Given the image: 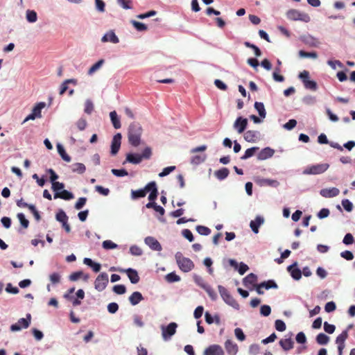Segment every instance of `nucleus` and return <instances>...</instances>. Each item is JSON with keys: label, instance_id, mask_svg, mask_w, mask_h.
Returning a JSON list of instances; mask_svg holds the SVG:
<instances>
[{"label": "nucleus", "instance_id": "51", "mask_svg": "<svg viewBox=\"0 0 355 355\" xmlns=\"http://www.w3.org/2000/svg\"><path fill=\"white\" fill-rule=\"evenodd\" d=\"M113 291L114 293H116V294H118V295H122V294H124L125 293L126 288L123 284L115 285L113 287Z\"/></svg>", "mask_w": 355, "mask_h": 355}, {"label": "nucleus", "instance_id": "9", "mask_svg": "<svg viewBox=\"0 0 355 355\" xmlns=\"http://www.w3.org/2000/svg\"><path fill=\"white\" fill-rule=\"evenodd\" d=\"M26 318H20L17 323L10 326L12 331H20L22 328L26 329L31 323V314H27Z\"/></svg>", "mask_w": 355, "mask_h": 355}, {"label": "nucleus", "instance_id": "48", "mask_svg": "<svg viewBox=\"0 0 355 355\" xmlns=\"http://www.w3.org/2000/svg\"><path fill=\"white\" fill-rule=\"evenodd\" d=\"M166 280L168 282L172 283L179 282L180 280V277L178 275H177L175 272H171L166 275Z\"/></svg>", "mask_w": 355, "mask_h": 355}, {"label": "nucleus", "instance_id": "42", "mask_svg": "<svg viewBox=\"0 0 355 355\" xmlns=\"http://www.w3.org/2000/svg\"><path fill=\"white\" fill-rule=\"evenodd\" d=\"M56 220L60 223H65L68 220V216L62 210L59 211L56 214Z\"/></svg>", "mask_w": 355, "mask_h": 355}, {"label": "nucleus", "instance_id": "29", "mask_svg": "<svg viewBox=\"0 0 355 355\" xmlns=\"http://www.w3.org/2000/svg\"><path fill=\"white\" fill-rule=\"evenodd\" d=\"M46 103L44 102H40L35 105V106L33 108L32 112L37 116V118L42 117V110L45 107Z\"/></svg>", "mask_w": 355, "mask_h": 355}, {"label": "nucleus", "instance_id": "13", "mask_svg": "<svg viewBox=\"0 0 355 355\" xmlns=\"http://www.w3.org/2000/svg\"><path fill=\"white\" fill-rule=\"evenodd\" d=\"M121 135L120 133L116 134L112 141L111 144V153L116 155L119 150L121 146Z\"/></svg>", "mask_w": 355, "mask_h": 355}, {"label": "nucleus", "instance_id": "6", "mask_svg": "<svg viewBox=\"0 0 355 355\" xmlns=\"http://www.w3.org/2000/svg\"><path fill=\"white\" fill-rule=\"evenodd\" d=\"M329 167V164H318L307 166L304 171V175H318L325 172Z\"/></svg>", "mask_w": 355, "mask_h": 355}, {"label": "nucleus", "instance_id": "59", "mask_svg": "<svg viewBox=\"0 0 355 355\" xmlns=\"http://www.w3.org/2000/svg\"><path fill=\"white\" fill-rule=\"evenodd\" d=\"M260 313L263 316H268L271 313L270 306L268 305H262L260 308Z\"/></svg>", "mask_w": 355, "mask_h": 355}, {"label": "nucleus", "instance_id": "39", "mask_svg": "<svg viewBox=\"0 0 355 355\" xmlns=\"http://www.w3.org/2000/svg\"><path fill=\"white\" fill-rule=\"evenodd\" d=\"M348 338L347 330L343 331L340 335H338L336 338V342L338 345H344L345 340Z\"/></svg>", "mask_w": 355, "mask_h": 355}, {"label": "nucleus", "instance_id": "60", "mask_svg": "<svg viewBox=\"0 0 355 355\" xmlns=\"http://www.w3.org/2000/svg\"><path fill=\"white\" fill-rule=\"evenodd\" d=\"M95 190L98 192L100 194L107 196L110 193V190L107 188H104L102 186L96 185L95 187Z\"/></svg>", "mask_w": 355, "mask_h": 355}, {"label": "nucleus", "instance_id": "33", "mask_svg": "<svg viewBox=\"0 0 355 355\" xmlns=\"http://www.w3.org/2000/svg\"><path fill=\"white\" fill-rule=\"evenodd\" d=\"M259 149V148L256 147V146L248 148L245 151L244 155L241 157V159H247L252 157Z\"/></svg>", "mask_w": 355, "mask_h": 355}, {"label": "nucleus", "instance_id": "62", "mask_svg": "<svg viewBox=\"0 0 355 355\" xmlns=\"http://www.w3.org/2000/svg\"><path fill=\"white\" fill-rule=\"evenodd\" d=\"M87 124V121L83 118L80 119L76 122V126H77L78 129L80 131H83L85 129Z\"/></svg>", "mask_w": 355, "mask_h": 355}, {"label": "nucleus", "instance_id": "15", "mask_svg": "<svg viewBox=\"0 0 355 355\" xmlns=\"http://www.w3.org/2000/svg\"><path fill=\"white\" fill-rule=\"evenodd\" d=\"M145 243L148 245L153 250L161 251L162 245L157 239L152 236H148L145 239Z\"/></svg>", "mask_w": 355, "mask_h": 355}, {"label": "nucleus", "instance_id": "11", "mask_svg": "<svg viewBox=\"0 0 355 355\" xmlns=\"http://www.w3.org/2000/svg\"><path fill=\"white\" fill-rule=\"evenodd\" d=\"M204 355H224V351L219 345H211L205 349Z\"/></svg>", "mask_w": 355, "mask_h": 355}, {"label": "nucleus", "instance_id": "10", "mask_svg": "<svg viewBox=\"0 0 355 355\" xmlns=\"http://www.w3.org/2000/svg\"><path fill=\"white\" fill-rule=\"evenodd\" d=\"M178 325L175 322H171L166 327H162V337L164 340L169 339L176 332Z\"/></svg>", "mask_w": 355, "mask_h": 355}, {"label": "nucleus", "instance_id": "30", "mask_svg": "<svg viewBox=\"0 0 355 355\" xmlns=\"http://www.w3.org/2000/svg\"><path fill=\"white\" fill-rule=\"evenodd\" d=\"M230 173L228 168H222L215 172V175L218 180H224L225 179Z\"/></svg>", "mask_w": 355, "mask_h": 355}, {"label": "nucleus", "instance_id": "1", "mask_svg": "<svg viewBox=\"0 0 355 355\" xmlns=\"http://www.w3.org/2000/svg\"><path fill=\"white\" fill-rule=\"evenodd\" d=\"M142 134V128L138 123H132L128 128V141L132 146L137 147L141 143V136Z\"/></svg>", "mask_w": 355, "mask_h": 355}, {"label": "nucleus", "instance_id": "14", "mask_svg": "<svg viewBox=\"0 0 355 355\" xmlns=\"http://www.w3.org/2000/svg\"><path fill=\"white\" fill-rule=\"evenodd\" d=\"M225 348L229 355H236L239 350L238 345L230 339L225 341Z\"/></svg>", "mask_w": 355, "mask_h": 355}, {"label": "nucleus", "instance_id": "21", "mask_svg": "<svg viewBox=\"0 0 355 355\" xmlns=\"http://www.w3.org/2000/svg\"><path fill=\"white\" fill-rule=\"evenodd\" d=\"M257 276L254 273H250L243 280V285L245 287L250 286H255L257 285Z\"/></svg>", "mask_w": 355, "mask_h": 355}, {"label": "nucleus", "instance_id": "56", "mask_svg": "<svg viewBox=\"0 0 355 355\" xmlns=\"http://www.w3.org/2000/svg\"><path fill=\"white\" fill-rule=\"evenodd\" d=\"M130 252L135 256H140L142 254L141 249L137 245H132L130 248Z\"/></svg>", "mask_w": 355, "mask_h": 355}, {"label": "nucleus", "instance_id": "41", "mask_svg": "<svg viewBox=\"0 0 355 355\" xmlns=\"http://www.w3.org/2000/svg\"><path fill=\"white\" fill-rule=\"evenodd\" d=\"M131 24L138 31H145L148 29L147 26L141 22L132 20Z\"/></svg>", "mask_w": 355, "mask_h": 355}, {"label": "nucleus", "instance_id": "16", "mask_svg": "<svg viewBox=\"0 0 355 355\" xmlns=\"http://www.w3.org/2000/svg\"><path fill=\"white\" fill-rule=\"evenodd\" d=\"M340 193L338 189L332 187L329 189H323L320 191V195L324 198H333L337 196Z\"/></svg>", "mask_w": 355, "mask_h": 355}, {"label": "nucleus", "instance_id": "61", "mask_svg": "<svg viewBox=\"0 0 355 355\" xmlns=\"http://www.w3.org/2000/svg\"><path fill=\"white\" fill-rule=\"evenodd\" d=\"M50 281L52 284H58L60 282L61 277L58 272H53L49 276Z\"/></svg>", "mask_w": 355, "mask_h": 355}, {"label": "nucleus", "instance_id": "64", "mask_svg": "<svg viewBox=\"0 0 355 355\" xmlns=\"http://www.w3.org/2000/svg\"><path fill=\"white\" fill-rule=\"evenodd\" d=\"M341 257L347 261H351L354 259V254L351 251L345 250L340 253Z\"/></svg>", "mask_w": 355, "mask_h": 355}, {"label": "nucleus", "instance_id": "63", "mask_svg": "<svg viewBox=\"0 0 355 355\" xmlns=\"http://www.w3.org/2000/svg\"><path fill=\"white\" fill-rule=\"evenodd\" d=\"M64 187V184L62 182H55L52 183V189L53 191L58 192V191L63 189Z\"/></svg>", "mask_w": 355, "mask_h": 355}, {"label": "nucleus", "instance_id": "31", "mask_svg": "<svg viewBox=\"0 0 355 355\" xmlns=\"http://www.w3.org/2000/svg\"><path fill=\"white\" fill-rule=\"evenodd\" d=\"M58 152L64 161L69 162L71 161V157L66 153L63 146L58 144L57 145Z\"/></svg>", "mask_w": 355, "mask_h": 355}, {"label": "nucleus", "instance_id": "34", "mask_svg": "<svg viewBox=\"0 0 355 355\" xmlns=\"http://www.w3.org/2000/svg\"><path fill=\"white\" fill-rule=\"evenodd\" d=\"M146 196V191L144 189H139V190H132L131 191V198L133 200L139 198H144Z\"/></svg>", "mask_w": 355, "mask_h": 355}, {"label": "nucleus", "instance_id": "43", "mask_svg": "<svg viewBox=\"0 0 355 355\" xmlns=\"http://www.w3.org/2000/svg\"><path fill=\"white\" fill-rule=\"evenodd\" d=\"M196 231L200 235L207 236L211 233V230L203 225H198L196 227Z\"/></svg>", "mask_w": 355, "mask_h": 355}, {"label": "nucleus", "instance_id": "57", "mask_svg": "<svg viewBox=\"0 0 355 355\" xmlns=\"http://www.w3.org/2000/svg\"><path fill=\"white\" fill-rule=\"evenodd\" d=\"M262 182L265 185L270 186V187H277L279 184L278 181H277L275 180H270V179H263L262 180Z\"/></svg>", "mask_w": 355, "mask_h": 355}, {"label": "nucleus", "instance_id": "50", "mask_svg": "<svg viewBox=\"0 0 355 355\" xmlns=\"http://www.w3.org/2000/svg\"><path fill=\"white\" fill-rule=\"evenodd\" d=\"M111 172L113 175H114L115 176H117V177H123V176H126L128 175V171L124 168H122V169L114 168V169H112Z\"/></svg>", "mask_w": 355, "mask_h": 355}, {"label": "nucleus", "instance_id": "25", "mask_svg": "<svg viewBox=\"0 0 355 355\" xmlns=\"http://www.w3.org/2000/svg\"><path fill=\"white\" fill-rule=\"evenodd\" d=\"M294 342L291 337L288 338L282 339L279 341L280 346L285 350L288 351L293 347Z\"/></svg>", "mask_w": 355, "mask_h": 355}, {"label": "nucleus", "instance_id": "27", "mask_svg": "<svg viewBox=\"0 0 355 355\" xmlns=\"http://www.w3.org/2000/svg\"><path fill=\"white\" fill-rule=\"evenodd\" d=\"M258 132L255 130H248L244 134V139L248 142H254L257 139Z\"/></svg>", "mask_w": 355, "mask_h": 355}, {"label": "nucleus", "instance_id": "32", "mask_svg": "<svg viewBox=\"0 0 355 355\" xmlns=\"http://www.w3.org/2000/svg\"><path fill=\"white\" fill-rule=\"evenodd\" d=\"M254 108L259 112V114L261 118L266 117V112L265 107H264V105L263 103L255 102Z\"/></svg>", "mask_w": 355, "mask_h": 355}, {"label": "nucleus", "instance_id": "5", "mask_svg": "<svg viewBox=\"0 0 355 355\" xmlns=\"http://www.w3.org/2000/svg\"><path fill=\"white\" fill-rule=\"evenodd\" d=\"M218 288L221 297L227 304L235 309L239 308L238 302L224 286L219 285Z\"/></svg>", "mask_w": 355, "mask_h": 355}, {"label": "nucleus", "instance_id": "37", "mask_svg": "<svg viewBox=\"0 0 355 355\" xmlns=\"http://www.w3.org/2000/svg\"><path fill=\"white\" fill-rule=\"evenodd\" d=\"M104 63V60L101 59L98 60L97 62H96L94 64H93L89 69L88 70L87 73L89 75L93 74L94 72H96L98 69H99L103 64Z\"/></svg>", "mask_w": 355, "mask_h": 355}, {"label": "nucleus", "instance_id": "44", "mask_svg": "<svg viewBox=\"0 0 355 355\" xmlns=\"http://www.w3.org/2000/svg\"><path fill=\"white\" fill-rule=\"evenodd\" d=\"M102 246L105 250H112L117 248V245L110 240H105L103 242Z\"/></svg>", "mask_w": 355, "mask_h": 355}, {"label": "nucleus", "instance_id": "47", "mask_svg": "<svg viewBox=\"0 0 355 355\" xmlns=\"http://www.w3.org/2000/svg\"><path fill=\"white\" fill-rule=\"evenodd\" d=\"M261 286H263L266 289L277 288V284L273 280H268L261 283Z\"/></svg>", "mask_w": 355, "mask_h": 355}, {"label": "nucleus", "instance_id": "28", "mask_svg": "<svg viewBox=\"0 0 355 355\" xmlns=\"http://www.w3.org/2000/svg\"><path fill=\"white\" fill-rule=\"evenodd\" d=\"M110 119L112 121V125L115 129H119L121 128V122L117 116L116 111H112L110 113Z\"/></svg>", "mask_w": 355, "mask_h": 355}, {"label": "nucleus", "instance_id": "17", "mask_svg": "<svg viewBox=\"0 0 355 355\" xmlns=\"http://www.w3.org/2000/svg\"><path fill=\"white\" fill-rule=\"evenodd\" d=\"M102 42H112L113 44H117L119 42V39L113 31H110L105 33L101 38Z\"/></svg>", "mask_w": 355, "mask_h": 355}, {"label": "nucleus", "instance_id": "2", "mask_svg": "<svg viewBox=\"0 0 355 355\" xmlns=\"http://www.w3.org/2000/svg\"><path fill=\"white\" fill-rule=\"evenodd\" d=\"M152 155V150L150 147H146L142 152V154L138 153H128L126 155L125 161L123 163L129 162L133 164H138L141 163L143 159H148Z\"/></svg>", "mask_w": 355, "mask_h": 355}, {"label": "nucleus", "instance_id": "38", "mask_svg": "<svg viewBox=\"0 0 355 355\" xmlns=\"http://www.w3.org/2000/svg\"><path fill=\"white\" fill-rule=\"evenodd\" d=\"M329 340V336L323 333L319 334L316 337V341L319 345H326Z\"/></svg>", "mask_w": 355, "mask_h": 355}, {"label": "nucleus", "instance_id": "55", "mask_svg": "<svg viewBox=\"0 0 355 355\" xmlns=\"http://www.w3.org/2000/svg\"><path fill=\"white\" fill-rule=\"evenodd\" d=\"M94 110L93 103L90 100H87L85 103V112L90 114Z\"/></svg>", "mask_w": 355, "mask_h": 355}, {"label": "nucleus", "instance_id": "3", "mask_svg": "<svg viewBox=\"0 0 355 355\" xmlns=\"http://www.w3.org/2000/svg\"><path fill=\"white\" fill-rule=\"evenodd\" d=\"M175 258L180 269L184 272H188L194 268L193 262L189 259L183 257L180 252H178Z\"/></svg>", "mask_w": 355, "mask_h": 355}, {"label": "nucleus", "instance_id": "49", "mask_svg": "<svg viewBox=\"0 0 355 355\" xmlns=\"http://www.w3.org/2000/svg\"><path fill=\"white\" fill-rule=\"evenodd\" d=\"M275 327L278 331H284L286 330V324L282 320H275Z\"/></svg>", "mask_w": 355, "mask_h": 355}, {"label": "nucleus", "instance_id": "40", "mask_svg": "<svg viewBox=\"0 0 355 355\" xmlns=\"http://www.w3.org/2000/svg\"><path fill=\"white\" fill-rule=\"evenodd\" d=\"M72 171L79 174H83L86 171L85 166L82 163H76L73 164Z\"/></svg>", "mask_w": 355, "mask_h": 355}, {"label": "nucleus", "instance_id": "8", "mask_svg": "<svg viewBox=\"0 0 355 355\" xmlns=\"http://www.w3.org/2000/svg\"><path fill=\"white\" fill-rule=\"evenodd\" d=\"M108 282V275L105 272L101 273L95 279V289H96L98 291H103L106 288Z\"/></svg>", "mask_w": 355, "mask_h": 355}, {"label": "nucleus", "instance_id": "19", "mask_svg": "<svg viewBox=\"0 0 355 355\" xmlns=\"http://www.w3.org/2000/svg\"><path fill=\"white\" fill-rule=\"evenodd\" d=\"M275 150L270 147H266L262 149L257 155V159L259 160H265L273 156Z\"/></svg>", "mask_w": 355, "mask_h": 355}, {"label": "nucleus", "instance_id": "18", "mask_svg": "<svg viewBox=\"0 0 355 355\" xmlns=\"http://www.w3.org/2000/svg\"><path fill=\"white\" fill-rule=\"evenodd\" d=\"M297 263H294L293 264L289 266L287 268V270L290 272L291 277L295 279L299 280L302 277V271L296 267Z\"/></svg>", "mask_w": 355, "mask_h": 355}, {"label": "nucleus", "instance_id": "45", "mask_svg": "<svg viewBox=\"0 0 355 355\" xmlns=\"http://www.w3.org/2000/svg\"><path fill=\"white\" fill-rule=\"evenodd\" d=\"M299 55L301 58H317L318 54L316 52H306L303 50H300L299 51Z\"/></svg>", "mask_w": 355, "mask_h": 355}, {"label": "nucleus", "instance_id": "24", "mask_svg": "<svg viewBox=\"0 0 355 355\" xmlns=\"http://www.w3.org/2000/svg\"><path fill=\"white\" fill-rule=\"evenodd\" d=\"M143 299L144 297L141 293L138 291L132 293V294L129 297V301L133 306L139 304L141 300H143Z\"/></svg>", "mask_w": 355, "mask_h": 355}, {"label": "nucleus", "instance_id": "12", "mask_svg": "<svg viewBox=\"0 0 355 355\" xmlns=\"http://www.w3.org/2000/svg\"><path fill=\"white\" fill-rule=\"evenodd\" d=\"M248 119L241 116L238 117L234 123V128L239 133H242L246 129Z\"/></svg>", "mask_w": 355, "mask_h": 355}, {"label": "nucleus", "instance_id": "36", "mask_svg": "<svg viewBox=\"0 0 355 355\" xmlns=\"http://www.w3.org/2000/svg\"><path fill=\"white\" fill-rule=\"evenodd\" d=\"M26 19L30 23H34L37 19V13L34 10H28L26 11Z\"/></svg>", "mask_w": 355, "mask_h": 355}, {"label": "nucleus", "instance_id": "23", "mask_svg": "<svg viewBox=\"0 0 355 355\" xmlns=\"http://www.w3.org/2000/svg\"><path fill=\"white\" fill-rule=\"evenodd\" d=\"M73 194L67 190H62L61 192H56L54 194V198H61L65 200L73 199Z\"/></svg>", "mask_w": 355, "mask_h": 355}, {"label": "nucleus", "instance_id": "4", "mask_svg": "<svg viewBox=\"0 0 355 355\" xmlns=\"http://www.w3.org/2000/svg\"><path fill=\"white\" fill-rule=\"evenodd\" d=\"M286 17L292 21H302L304 22H309L311 18L307 13L300 12L296 9H291L286 12Z\"/></svg>", "mask_w": 355, "mask_h": 355}, {"label": "nucleus", "instance_id": "20", "mask_svg": "<svg viewBox=\"0 0 355 355\" xmlns=\"http://www.w3.org/2000/svg\"><path fill=\"white\" fill-rule=\"evenodd\" d=\"M263 222V218L260 216H257L254 220H251L250 226L252 232L255 234H257L259 232V228L260 225H261Z\"/></svg>", "mask_w": 355, "mask_h": 355}, {"label": "nucleus", "instance_id": "46", "mask_svg": "<svg viewBox=\"0 0 355 355\" xmlns=\"http://www.w3.org/2000/svg\"><path fill=\"white\" fill-rule=\"evenodd\" d=\"M17 218L21 225V226L24 227V228H27L29 225V221L28 220H27L24 216V214L22 213H19L17 214Z\"/></svg>", "mask_w": 355, "mask_h": 355}, {"label": "nucleus", "instance_id": "52", "mask_svg": "<svg viewBox=\"0 0 355 355\" xmlns=\"http://www.w3.org/2000/svg\"><path fill=\"white\" fill-rule=\"evenodd\" d=\"M87 202V198L81 197L79 198L78 201L75 204V209L77 210L81 209Z\"/></svg>", "mask_w": 355, "mask_h": 355}, {"label": "nucleus", "instance_id": "26", "mask_svg": "<svg viewBox=\"0 0 355 355\" xmlns=\"http://www.w3.org/2000/svg\"><path fill=\"white\" fill-rule=\"evenodd\" d=\"M207 155L205 154L194 155L191 157V164L198 165L205 161Z\"/></svg>", "mask_w": 355, "mask_h": 355}, {"label": "nucleus", "instance_id": "7", "mask_svg": "<svg viewBox=\"0 0 355 355\" xmlns=\"http://www.w3.org/2000/svg\"><path fill=\"white\" fill-rule=\"evenodd\" d=\"M299 78L302 80L304 86L306 89L315 91L318 88L317 83L314 80H309V72L308 71H303L299 74Z\"/></svg>", "mask_w": 355, "mask_h": 355}, {"label": "nucleus", "instance_id": "35", "mask_svg": "<svg viewBox=\"0 0 355 355\" xmlns=\"http://www.w3.org/2000/svg\"><path fill=\"white\" fill-rule=\"evenodd\" d=\"M202 288L205 289V291L212 300H216L217 294L211 286L208 285H202Z\"/></svg>", "mask_w": 355, "mask_h": 355}, {"label": "nucleus", "instance_id": "22", "mask_svg": "<svg viewBox=\"0 0 355 355\" xmlns=\"http://www.w3.org/2000/svg\"><path fill=\"white\" fill-rule=\"evenodd\" d=\"M125 272L132 284H137L139 282V276L137 270L132 268H128L125 270Z\"/></svg>", "mask_w": 355, "mask_h": 355}, {"label": "nucleus", "instance_id": "53", "mask_svg": "<svg viewBox=\"0 0 355 355\" xmlns=\"http://www.w3.org/2000/svg\"><path fill=\"white\" fill-rule=\"evenodd\" d=\"M343 242L344 244H345L347 245H351L354 242V236H352V234L351 233H347L344 236Z\"/></svg>", "mask_w": 355, "mask_h": 355}, {"label": "nucleus", "instance_id": "58", "mask_svg": "<svg viewBox=\"0 0 355 355\" xmlns=\"http://www.w3.org/2000/svg\"><path fill=\"white\" fill-rule=\"evenodd\" d=\"M280 71L279 68H276L275 71L272 73L273 78L277 82H283L284 80V77L282 75L279 74Z\"/></svg>", "mask_w": 355, "mask_h": 355}, {"label": "nucleus", "instance_id": "54", "mask_svg": "<svg viewBox=\"0 0 355 355\" xmlns=\"http://www.w3.org/2000/svg\"><path fill=\"white\" fill-rule=\"evenodd\" d=\"M235 336L240 341H243L245 339V336L243 331V330L240 328H236L234 329Z\"/></svg>", "mask_w": 355, "mask_h": 355}]
</instances>
